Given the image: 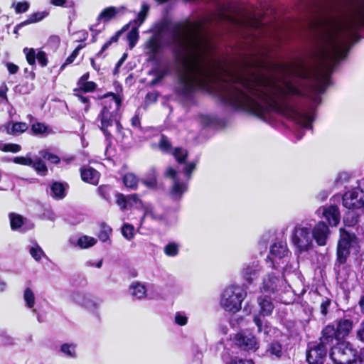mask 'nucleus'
Wrapping results in <instances>:
<instances>
[{
	"mask_svg": "<svg viewBox=\"0 0 364 364\" xmlns=\"http://www.w3.org/2000/svg\"><path fill=\"white\" fill-rule=\"evenodd\" d=\"M169 26V21H164L161 29L170 31L175 45L172 49L174 63L183 69L178 76L181 87L176 89V93L189 98L199 90L215 92L213 83L223 68L219 61H215L214 68H204L201 65L202 51L207 44L201 35L203 22H191L187 18L176 22L171 28Z\"/></svg>",
	"mask_w": 364,
	"mask_h": 364,
	"instance_id": "obj_1",
	"label": "nucleus"
},
{
	"mask_svg": "<svg viewBox=\"0 0 364 364\" xmlns=\"http://www.w3.org/2000/svg\"><path fill=\"white\" fill-rule=\"evenodd\" d=\"M268 76L262 72L251 70L249 76L239 73L232 75L231 82L220 78L218 97L223 105L243 111L266 122L272 111L294 121L306 129H312L314 117L287 102L279 103L264 85Z\"/></svg>",
	"mask_w": 364,
	"mask_h": 364,
	"instance_id": "obj_2",
	"label": "nucleus"
},
{
	"mask_svg": "<svg viewBox=\"0 0 364 364\" xmlns=\"http://www.w3.org/2000/svg\"><path fill=\"white\" fill-rule=\"evenodd\" d=\"M319 26L323 33L325 43L331 48V50L325 49L318 54L321 65H326L328 60H333L336 57L341 59L344 58L347 55V51L343 50L341 45L336 41L332 33L334 31H348L364 28V0L359 1L358 18L352 23L338 27L336 20H323L319 22Z\"/></svg>",
	"mask_w": 364,
	"mask_h": 364,
	"instance_id": "obj_3",
	"label": "nucleus"
},
{
	"mask_svg": "<svg viewBox=\"0 0 364 364\" xmlns=\"http://www.w3.org/2000/svg\"><path fill=\"white\" fill-rule=\"evenodd\" d=\"M331 71L328 73H324L321 69L318 68L314 70H311L312 73L314 76L309 80H314V83L311 84H303L301 87L304 89L300 90L296 86L294 85L289 81H284L283 88L279 85L273 82L270 77L268 76V82L264 85V90L269 92L277 100L276 95H274L270 92V90H273L277 92V95L282 97H287L288 95H295L301 97L308 98L312 100H315V98L320 100L318 97H315V95H321L325 92L327 87L331 83V75L332 73V68H330Z\"/></svg>",
	"mask_w": 364,
	"mask_h": 364,
	"instance_id": "obj_4",
	"label": "nucleus"
},
{
	"mask_svg": "<svg viewBox=\"0 0 364 364\" xmlns=\"http://www.w3.org/2000/svg\"><path fill=\"white\" fill-rule=\"evenodd\" d=\"M252 60L244 62L246 68L270 72L280 71L285 77L294 75L300 79H310L314 76L311 70L302 64L269 63L262 58H256L255 55H252Z\"/></svg>",
	"mask_w": 364,
	"mask_h": 364,
	"instance_id": "obj_5",
	"label": "nucleus"
},
{
	"mask_svg": "<svg viewBox=\"0 0 364 364\" xmlns=\"http://www.w3.org/2000/svg\"><path fill=\"white\" fill-rule=\"evenodd\" d=\"M355 318L344 316L334 322V324L326 326L321 331L323 341L325 343L340 341L347 337L353 329Z\"/></svg>",
	"mask_w": 364,
	"mask_h": 364,
	"instance_id": "obj_6",
	"label": "nucleus"
},
{
	"mask_svg": "<svg viewBox=\"0 0 364 364\" xmlns=\"http://www.w3.org/2000/svg\"><path fill=\"white\" fill-rule=\"evenodd\" d=\"M309 219L296 224L292 231L291 240L294 245L301 252H308L313 247L311 230L314 226Z\"/></svg>",
	"mask_w": 364,
	"mask_h": 364,
	"instance_id": "obj_7",
	"label": "nucleus"
},
{
	"mask_svg": "<svg viewBox=\"0 0 364 364\" xmlns=\"http://www.w3.org/2000/svg\"><path fill=\"white\" fill-rule=\"evenodd\" d=\"M330 348V357L336 364H364L358 356L357 349L350 343L341 342Z\"/></svg>",
	"mask_w": 364,
	"mask_h": 364,
	"instance_id": "obj_8",
	"label": "nucleus"
},
{
	"mask_svg": "<svg viewBox=\"0 0 364 364\" xmlns=\"http://www.w3.org/2000/svg\"><path fill=\"white\" fill-rule=\"evenodd\" d=\"M246 296L247 292L242 287L235 285L228 287L222 293L220 305L225 311L236 313L240 310Z\"/></svg>",
	"mask_w": 364,
	"mask_h": 364,
	"instance_id": "obj_9",
	"label": "nucleus"
},
{
	"mask_svg": "<svg viewBox=\"0 0 364 364\" xmlns=\"http://www.w3.org/2000/svg\"><path fill=\"white\" fill-rule=\"evenodd\" d=\"M290 286L287 284L284 275L276 274L274 272L268 273L263 277L261 291L269 294L287 291Z\"/></svg>",
	"mask_w": 364,
	"mask_h": 364,
	"instance_id": "obj_10",
	"label": "nucleus"
},
{
	"mask_svg": "<svg viewBox=\"0 0 364 364\" xmlns=\"http://www.w3.org/2000/svg\"><path fill=\"white\" fill-rule=\"evenodd\" d=\"M289 250L287 248V242L284 241L275 242L270 247L269 255L267 256V259L270 260L272 267L276 270H279L282 268L284 273H288L291 271V265L289 266L288 264L285 267H280L279 263L277 262V259H285L288 256Z\"/></svg>",
	"mask_w": 364,
	"mask_h": 364,
	"instance_id": "obj_11",
	"label": "nucleus"
},
{
	"mask_svg": "<svg viewBox=\"0 0 364 364\" xmlns=\"http://www.w3.org/2000/svg\"><path fill=\"white\" fill-rule=\"evenodd\" d=\"M353 236L346 233L343 234L338 240L336 251V260L334 265V269L339 275L341 274V268L344 265L350 255V248Z\"/></svg>",
	"mask_w": 364,
	"mask_h": 364,
	"instance_id": "obj_12",
	"label": "nucleus"
},
{
	"mask_svg": "<svg viewBox=\"0 0 364 364\" xmlns=\"http://www.w3.org/2000/svg\"><path fill=\"white\" fill-rule=\"evenodd\" d=\"M332 343H325L323 335L320 338L319 343L309 347L306 354V360L309 364H323L328 348Z\"/></svg>",
	"mask_w": 364,
	"mask_h": 364,
	"instance_id": "obj_13",
	"label": "nucleus"
},
{
	"mask_svg": "<svg viewBox=\"0 0 364 364\" xmlns=\"http://www.w3.org/2000/svg\"><path fill=\"white\" fill-rule=\"evenodd\" d=\"M343 205L352 210L364 208V191L356 188L346 192L343 196Z\"/></svg>",
	"mask_w": 364,
	"mask_h": 364,
	"instance_id": "obj_14",
	"label": "nucleus"
},
{
	"mask_svg": "<svg viewBox=\"0 0 364 364\" xmlns=\"http://www.w3.org/2000/svg\"><path fill=\"white\" fill-rule=\"evenodd\" d=\"M309 220L310 223L314 226L311 230L312 240H314L318 246H325L331 235L328 226L323 221L316 223L314 219Z\"/></svg>",
	"mask_w": 364,
	"mask_h": 364,
	"instance_id": "obj_15",
	"label": "nucleus"
},
{
	"mask_svg": "<svg viewBox=\"0 0 364 364\" xmlns=\"http://www.w3.org/2000/svg\"><path fill=\"white\" fill-rule=\"evenodd\" d=\"M98 99L102 100L101 105L102 111L112 112L119 114V109L122 104V98L112 92H108Z\"/></svg>",
	"mask_w": 364,
	"mask_h": 364,
	"instance_id": "obj_16",
	"label": "nucleus"
},
{
	"mask_svg": "<svg viewBox=\"0 0 364 364\" xmlns=\"http://www.w3.org/2000/svg\"><path fill=\"white\" fill-rule=\"evenodd\" d=\"M119 114L112 113V112H107L100 110L97 117V120L100 122V129L104 134L107 139L112 137V134L108 130L109 127H112Z\"/></svg>",
	"mask_w": 364,
	"mask_h": 364,
	"instance_id": "obj_17",
	"label": "nucleus"
},
{
	"mask_svg": "<svg viewBox=\"0 0 364 364\" xmlns=\"http://www.w3.org/2000/svg\"><path fill=\"white\" fill-rule=\"evenodd\" d=\"M235 344L243 350L255 351L259 344L257 338L252 334L237 333L234 337Z\"/></svg>",
	"mask_w": 364,
	"mask_h": 364,
	"instance_id": "obj_18",
	"label": "nucleus"
},
{
	"mask_svg": "<svg viewBox=\"0 0 364 364\" xmlns=\"http://www.w3.org/2000/svg\"><path fill=\"white\" fill-rule=\"evenodd\" d=\"M144 215L141 218V223H143L145 217L149 216L152 220L168 223V218L167 213L162 211L159 207H155L150 203H145L143 205Z\"/></svg>",
	"mask_w": 364,
	"mask_h": 364,
	"instance_id": "obj_19",
	"label": "nucleus"
},
{
	"mask_svg": "<svg viewBox=\"0 0 364 364\" xmlns=\"http://www.w3.org/2000/svg\"><path fill=\"white\" fill-rule=\"evenodd\" d=\"M317 213H321L331 227H336L340 223V211L336 205L321 207L318 209Z\"/></svg>",
	"mask_w": 364,
	"mask_h": 364,
	"instance_id": "obj_20",
	"label": "nucleus"
},
{
	"mask_svg": "<svg viewBox=\"0 0 364 364\" xmlns=\"http://www.w3.org/2000/svg\"><path fill=\"white\" fill-rule=\"evenodd\" d=\"M116 202L122 210L127 209L132 206H136L137 208H143V205H144L139 198L137 194H131L125 196L122 193H117L116 195Z\"/></svg>",
	"mask_w": 364,
	"mask_h": 364,
	"instance_id": "obj_21",
	"label": "nucleus"
},
{
	"mask_svg": "<svg viewBox=\"0 0 364 364\" xmlns=\"http://www.w3.org/2000/svg\"><path fill=\"white\" fill-rule=\"evenodd\" d=\"M262 271V267L258 261H252L244 266L242 270L243 279L249 284L256 280Z\"/></svg>",
	"mask_w": 364,
	"mask_h": 364,
	"instance_id": "obj_22",
	"label": "nucleus"
},
{
	"mask_svg": "<svg viewBox=\"0 0 364 364\" xmlns=\"http://www.w3.org/2000/svg\"><path fill=\"white\" fill-rule=\"evenodd\" d=\"M71 299L76 304L83 306L88 309H94L98 305L90 295L80 291H74L71 294Z\"/></svg>",
	"mask_w": 364,
	"mask_h": 364,
	"instance_id": "obj_23",
	"label": "nucleus"
},
{
	"mask_svg": "<svg viewBox=\"0 0 364 364\" xmlns=\"http://www.w3.org/2000/svg\"><path fill=\"white\" fill-rule=\"evenodd\" d=\"M68 242L72 247L86 249L94 246L97 243V239L87 235L72 236L69 238Z\"/></svg>",
	"mask_w": 364,
	"mask_h": 364,
	"instance_id": "obj_24",
	"label": "nucleus"
},
{
	"mask_svg": "<svg viewBox=\"0 0 364 364\" xmlns=\"http://www.w3.org/2000/svg\"><path fill=\"white\" fill-rule=\"evenodd\" d=\"M80 177L84 182H99L100 173L89 165H85L80 168Z\"/></svg>",
	"mask_w": 364,
	"mask_h": 364,
	"instance_id": "obj_25",
	"label": "nucleus"
},
{
	"mask_svg": "<svg viewBox=\"0 0 364 364\" xmlns=\"http://www.w3.org/2000/svg\"><path fill=\"white\" fill-rule=\"evenodd\" d=\"M146 48L150 53V59H155L159 52L163 48L161 39L159 35H153L146 42Z\"/></svg>",
	"mask_w": 364,
	"mask_h": 364,
	"instance_id": "obj_26",
	"label": "nucleus"
},
{
	"mask_svg": "<svg viewBox=\"0 0 364 364\" xmlns=\"http://www.w3.org/2000/svg\"><path fill=\"white\" fill-rule=\"evenodd\" d=\"M257 303L260 308L259 315L269 316L274 309L272 298L268 295H262L257 298Z\"/></svg>",
	"mask_w": 364,
	"mask_h": 364,
	"instance_id": "obj_27",
	"label": "nucleus"
},
{
	"mask_svg": "<svg viewBox=\"0 0 364 364\" xmlns=\"http://www.w3.org/2000/svg\"><path fill=\"white\" fill-rule=\"evenodd\" d=\"M126 9L124 6L119 8L114 6H108L104 9L97 18V21L102 20L104 22H108L114 18L120 11Z\"/></svg>",
	"mask_w": 364,
	"mask_h": 364,
	"instance_id": "obj_28",
	"label": "nucleus"
},
{
	"mask_svg": "<svg viewBox=\"0 0 364 364\" xmlns=\"http://www.w3.org/2000/svg\"><path fill=\"white\" fill-rule=\"evenodd\" d=\"M68 188V183H51L50 189L47 190V191L51 197L60 200L65 196Z\"/></svg>",
	"mask_w": 364,
	"mask_h": 364,
	"instance_id": "obj_29",
	"label": "nucleus"
},
{
	"mask_svg": "<svg viewBox=\"0 0 364 364\" xmlns=\"http://www.w3.org/2000/svg\"><path fill=\"white\" fill-rule=\"evenodd\" d=\"M131 294L137 299H141L146 296L145 285L139 282H134L129 286Z\"/></svg>",
	"mask_w": 364,
	"mask_h": 364,
	"instance_id": "obj_30",
	"label": "nucleus"
},
{
	"mask_svg": "<svg viewBox=\"0 0 364 364\" xmlns=\"http://www.w3.org/2000/svg\"><path fill=\"white\" fill-rule=\"evenodd\" d=\"M187 190L186 183H172L168 194L172 199L179 200Z\"/></svg>",
	"mask_w": 364,
	"mask_h": 364,
	"instance_id": "obj_31",
	"label": "nucleus"
},
{
	"mask_svg": "<svg viewBox=\"0 0 364 364\" xmlns=\"http://www.w3.org/2000/svg\"><path fill=\"white\" fill-rule=\"evenodd\" d=\"M77 87L73 92H82L84 93L94 92L97 88V85L94 81H77Z\"/></svg>",
	"mask_w": 364,
	"mask_h": 364,
	"instance_id": "obj_32",
	"label": "nucleus"
},
{
	"mask_svg": "<svg viewBox=\"0 0 364 364\" xmlns=\"http://www.w3.org/2000/svg\"><path fill=\"white\" fill-rule=\"evenodd\" d=\"M77 346L73 343H65L60 346V352L68 358H77Z\"/></svg>",
	"mask_w": 364,
	"mask_h": 364,
	"instance_id": "obj_33",
	"label": "nucleus"
},
{
	"mask_svg": "<svg viewBox=\"0 0 364 364\" xmlns=\"http://www.w3.org/2000/svg\"><path fill=\"white\" fill-rule=\"evenodd\" d=\"M11 129H9V125L6 128L7 132L11 135L23 133L28 129L27 124L23 122H11Z\"/></svg>",
	"mask_w": 364,
	"mask_h": 364,
	"instance_id": "obj_34",
	"label": "nucleus"
},
{
	"mask_svg": "<svg viewBox=\"0 0 364 364\" xmlns=\"http://www.w3.org/2000/svg\"><path fill=\"white\" fill-rule=\"evenodd\" d=\"M253 321L257 327V332H263L267 335L270 331V326L267 320L262 318L260 315H256L254 317Z\"/></svg>",
	"mask_w": 364,
	"mask_h": 364,
	"instance_id": "obj_35",
	"label": "nucleus"
},
{
	"mask_svg": "<svg viewBox=\"0 0 364 364\" xmlns=\"http://www.w3.org/2000/svg\"><path fill=\"white\" fill-rule=\"evenodd\" d=\"M31 131L36 134H50L53 133L52 128L46 125L44 123L36 122L31 125Z\"/></svg>",
	"mask_w": 364,
	"mask_h": 364,
	"instance_id": "obj_36",
	"label": "nucleus"
},
{
	"mask_svg": "<svg viewBox=\"0 0 364 364\" xmlns=\"http://www.w3.org/2000/svg\"><path fill=\"white\" fill-rule=\"evenodd\" d=\"M319 303L320 314L323 318H326L331 311L332 300L328 297H321Z\"/></svg>",
	"mask_w": 364,
	"mask_h": 364,
	"instance_id": "obj_37",
	"label": "nucleus"
},
{
	"mask_svg": "<svg viewBox=\"0 0 364 364\" xmlns=\"http://www.w3.org/2000/svg\"><path fill=\"white\" fill-rule=\"evenodd\" d=\"M86 46V44H80L78 45L71 53V54L65 59L64 63L60 66V70H63L67 65L73 63L76 58L79 55V52L80 50L84 48Z\"/></svg>",
	"mask_w": 364,
	"mask_h": 364,
	"instance_id": "obj_38",
	"label": "nucleus"
},
{
	"mask_svg": "<svg viewBox=\"0 0 364 364\" xmlns=\"http://www.w3.org/2000/svg\"><path fill=\"white\" fill-rule=\"evenodd\" d=\"M179 245L175 242H168L164 247V254L171 257H176L179 253Z\"/></svg>",
	"mask_w": 364,
	"mask_h": 364,
	"instance_id": "obj_39",
	"label": "nucleus"
},
{
	"mask_svg": "<svg viewBox=\"0 0 364 364\" xmlns=\"http://www.w3.org/2000/svg\"><path fill=\"white\" fill-rule=\"evenodd\" d=\"M30 166L33 167L38 173L42 176H45L48 173L47 166L41 158H36L33 160V164Z\"/></svg>",
	"mask_w": 364,
	"mask_h": 364,
	"instance_id": "obj_40",
	"label": "nucleus"
},
{
	"mask_svg": "<svg viewBox=\"0 0 364 364\" xmlns=\"http://www.w3.org/2000/svg\"><path fill=\"white\" fill-rule=\"evenodd\" d=\"M41 156L53 164H59L61 159L56 154L46 149L40 151Z\"/></svg>",
	"mask_w": 364,
	"mask_h": 364,
	"instance_id": "obj_41",
	"label": "nucleus"
},
{
	"mask_svg": "<svg viewBox=\"0 0 364 364\" xmlns=\"http://www.w3.org/2000/svg\"><path fill=\"white\" fill-rule=\"evenodd\" d=\"M46 17L45 12H35L32 14L26 20L20 23L18 27H23L28 24L41 21Z\"/></svg>",
	"mask_w": 364,
	"mask_h": 364,
	"instance_id": "obj_42",
	"label": "nucleus"
},
{
	"mask_svg": "<svg viewBox=\"0 0 364 364\" xmlns=\"http://www.w3.org/2000/svg\"><path fill=\"white\" fill-rule=\"evenodd\" d=\"M35 89L34 84L28 81L21 82L16 86V90L21 95H28Z\"/></svg>",
	"mask_w": 364,
	"mask_h": 364,
	"instance_id": "obj_43",
	"label": "nucleus"
},
{
	"mask_svg": "<svg viewBox=\"0 0 364 364\" xmlns=\"http://www.w3.org/2000/svg\"><path fill=\"white\" fill-rule=\"evenodd\" d=\"M11 228L12 230H17L21 228L23 225V218L16 213L9 214Z\"/></svg>",
	"mask_w": 364,
	"mask_h": 364,
	"instance_id": "obj_44",
	"label": "nucleus"
},
{
	"mask_svg": "<svg viewBox=\"0 0 364 364\" xmlns=\"http://www.w3.org/2000/svg\"><path fill=\"white\" fill-rule=\"evenodd\" d=\"M23 299L26 302V305L29 309H33L35 305V294L30 288H26L23 293Z\"/></svg>",
	"mask_w": 364,
	"mask_h": 364,
	"instance_id": "obj_45",
	"label": "nucleus"
},
{
	"mask_svg": "<svg viewBox=\"0 0 364 364\" xmlns=\"http://www.w3.org/2000/svg\"><path fill=\"white\" fill-rule=\"evenodd\" d=\"M120 37V33L116 32L108 41H107L102 46L101 49L98 53H96L95 56L100 58L103 53L112 45L113 43H117Z\"/></svg>",
	"mask_w": 364,
	"mask_h": 364,
	"instance_id": "obj_46",
	"label": "nucleus"
},
{
	"mask_svg": "<svg viewBox=\"0 0 364 364\" xmlns=\"http://www.w3.org/2000/svg\"><path fill=\"white\" fill-rule=\"evenodd\" d=\"M173 155L178 164H184L187 159L188 153L181 147H176L173 150Z\"/></svg>",
	"mask_w": 364,
	"mask_h": 364,
	"instance_id": "obj_47",
	"label": "nucleus"
},
{
	"mask_svg": "<svg viewBox=\"0 0 364 364\" xmlns=\"http://www.w3.org/2000/svg\"><path fill=\"white\" fill-rule=\"evenodd\" d=\"M29 252L36 261H40L42 257L46 256L42 248L36 242L30 247Z\"/></svg>",
	"mask_w": 364,
	"mask_h": 364,
	"instance_id": "obj_48",
	"label": "nucleus"
},
{
	"mask_svg": "<svg viewBox=\"0 0 364 364\" xmlns=\"http://www.w3.org/2000/svg\"><path fill=\"white\" fill-rule=\"evenodd\" d=\"M222 358L226 364H255L251 360H243L237 357L229 359V354L223 353Z\"/></svg>",
	"mask_w": 364,
	"mask_h": 364,
	"instance_id": "obj_49",
	"label": "nucleus"
},
{
	"mask_svg": "<svg viewBox=\"0 0 364 364\" xmlns=\"http://www.w3.org/2000/svg\"><path fill=\"white\" fill-rule=\"evenodd\" d=\"M159 147L163 152L168 153L171 151L172 148L171 143L169 141L168 137L166 135L162 134L161 136L160 140L159 141Z\"/></svg>",
	"mask_w": 364,
	"mask_h": 364,
	"instance_id": "obj_50",
	"label": "nucleus"
},
{
	"mask_svg": "<svg viewBox=\"0 0 364 364\" xmlns=\"http://www.w3.org/2000/svg\"><path fill=\"white\" fill-rule=\"evenodd\" d=\"M174 322L176 324L183 326L188 322V316L185 312L178 311L175 314Z\"/></svg>",
	"mask_w": 364,
	"mask_h": 364,
	"instance_id": "obj_51",
	"label": "nucleus"
},
{
	"mask_svg": "<svg viewBox=\"0 0 364 364\" xmlns=\"http://www.w3.org/2000/svg\"><path fill=\"white\" fill-rule=\"evenodd\" d=\"M282 345L277 341L272 342L270 344L269 348L268 349V350L269 351V353L272 355H274L278 358L282 355Z\"/></svg>",
	"mask_w": 364,
	"mask_h": 364,
	"instance_id": "obj_52",
	"label": "nucleus"
},
{
	"mask_svg": "<svg viewBox=\"0 0 364 364\" xmlns=\"http://www.w3.org/2000/svg\"><path fill=\"white\" fill-rule=\"evenodd\" d=\"M23 52L26 54V58L28 63L30 65H33L36 63V54L35 52V50L33 48H25L23 49Z\"/></svg>",
	"mask_w": 364,
	"mask_h": 364,
	"instance_id": "obj_53",
	"label": "nucleus"
},
{
	"mask_svg": "<svg viewBox=\"0 0 364 364\" xmlns=\"http://www.w3.org/2000/svg\"><path fill=\"white\" fill-rule=\"evenodd\" d=\"M139 38V33L136 28H132L127 33V40L129 43L130 47H133L136 43Z\"/></svg>",
	"mask_w": 364,
	"mask_h": 364,
	"instance_id": "obj_54",
	"label": "nucleus"
},
{
	"mask_svg": "<svg viewBox=\"0 0 364 364\" xmlns=\"http://www.w3.org/2000/svg\"><path fill=\"white\" fill-rule=\"evenodd\" d=\"M134 228L133 225L129 224H124L122 228V233L123 236L130 240L134 237Z\"/></svg>",
	"mask_w": 364,
	"mask_h": 364,
	"instance_id": "obj_55",
	"label": "nucleus"
},
{
	"mask_svg": "<svg viewBox=\"0 0 364 364\" xmlns=\"http://www.w3.org/2000/svg\"><path fill=\"white\" fill-rule=\"evenodd\" d=\"M84 92H73L74 96L77 97L78 100L82 103L86 105L85 110H87L90 107V97L88 96H85L83 95Z\"/></svg>",
	"mask_w": 364,
	"mask_h": 364,
	"instance_id": "obj_56",
	"label": "nucleus"
},
{
	"mask_svg": "<svg viewBox=\"0 0 364 364\" xmlns=\"http://www.w3.org/2000/svg\"><path fill=\"white\" fill-rule=\"evenodd\" d=\"M8 90L9 88L6 84L1 85L0 87V104H9V101L7 97Z\"/></svg>",
	"mask_w": 364,
	"mask_h": 364,
	"instance_id": "obj_57",
	"label": "nucleus"
},
{
	"mask_svg": "<svg viewBox=\"0 0 364 364\" xmlns=\"http://www.w3.org/2000/svg\"><path fill=\"white\" fill-rule=\"evenodd\" d=\"M344 223L348 226H354L358 222V215L354 213H349L348 215L343 219Z\"/></svg>",
	"mask_w": 364,
	"mask_h": 364,
	"instance_id": "obj_58",
	"label": "nucleus"
},
{
	"mask_svg": "<svg viewBox=\"0 0 364 364\" xmlns=\"http://www.w3.org/2000/svg\"><path fill=\"white\" fill-rule=\"evenodd\" d=\"M155 73H156V76L150 82V85L152 86L156 85L164 79V77L168 74V70H157L155 71Z\"/></svg>",
	"mask_w": 364,
	"mask_h": 364,
	"instance_id": "obj_59",
	"label": "nucleus"
},
{
	"mask_svg": "<svg viewBox=\"0 0 364 364\" xmlns=\"http://www.w3.org/2000/svg\"><path fill=\"white\" fill-rule=\"evenodd\" d=\"M13 161L16 164L28 166L33 164V159L31 158L25 156H16L14 158Z\"/></svg>",
	"mask_w": 364,
	"mask_h": 364,
	"instance_id": "obj_60",
	"label": "nucleus"
},
{
	"mask_svg": "<svg viewBox=\"0 0 364 364\" xmlns=\"http://www.w3.org/2000/svg\"><path fill=\"white\" fill-rule=\"evenodd\" d=\"M131 124L134 128L139 131H142V127L141 123V118L139 116V112H136L134 115L131 119Z\"/></svg>",
	"mask_w": 364,
	"mask_h": 364,
	"instance_id": "obj_61",
	"label": "nucleus"
},
{
	"mask_svg": "<svg viewBox=\"0 0 364 364\" xmlns=\"http://www.w3.org/2000/svg\"><path fill=\"white\" fill-rule=\"evenodd\" d=\"M36 59L38 60V63L41 67L44 68L47 66L48 63V60L47 58V55L44 51H38L36 54Z\"/></svg>",
	"mask_w": 364,
	"mask_h": 364,
	"instance_id": "obj_62",
	"label": "nucleus"
},
{
	"mask_svg": "<svg viewBox=\"0 0 364 364\" xmlns=\"http://www.w3.org/2000/svg\"><path fill=\"white\" fill-rule=\"evenodd\" d=\"M159 93L157 91L149 92L145 96V102L146 103H156L158 100Z\"/></svg>",
	"mask_w": 364,
	"mask_h": 364,
	"instance_id": "obj_63",
	"label": "nucleus"
},
{
	"mask_svg": "<svg viewBox=\"0 0 364 364\" xmlns=\"http://www.w3.org/2000/svg\"><path fill=\"white\" fill-rule=\"evenodd\" d=\"M29 3L27 1L18 2L15 7V11L17 14L26 12L29 9Z\"/></svg>",
	"mask_w": 364,
	"mask_h": 364,
	"instance_id": "obj_64",
	"label": "nucleus"
}]
</instances>
